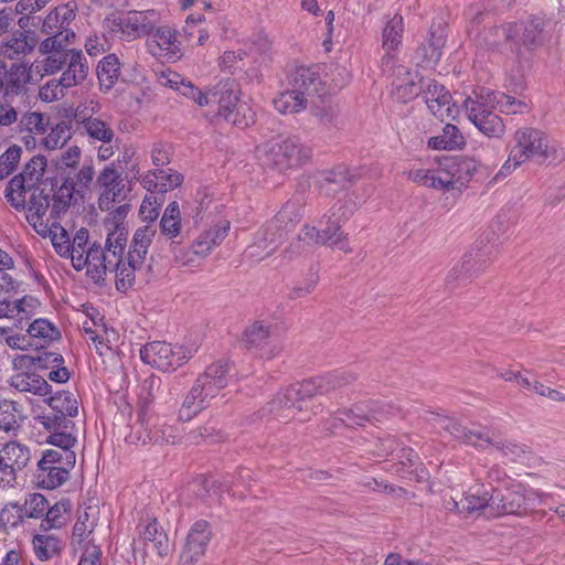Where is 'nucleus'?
<instances>
[{"label":"nucleus","mask_w":565,"mask_h":565,"mask_svg":"<svg viewBox=\"0 0 565 565\" xmlns=\"http://www.w3.org/2000/svg\"><path fill=\"white\" fill-rule=\"evenodd\" d=\"M319 281L318 269L310 267L309 273L303 281L297 282L289 291L288 297L291 300L303 298L311 294Z\"/></svg>","instance_id":"obj_61"},{"label":"nucleus","mask_w":565,"mask_h":565,"mask_svg":"<svg viewBox=\"0 0 565 565\" xmlns=\"http://www.w3.org/2000/svg\"><path fill=\"white\" fill-rule=\"evenodd\" d=\"M398 412L399 409L391 404L373 401L370 404L361 403L353 408L339 411L337 419L348 427L364 426L369 422H382Z\"/></svg>","instance_id":"obj_14"},{"label":"nucleus","mask_w":565,"mask_h":565,"mask_svg":"<svg viewBox=\"0 0 565 565\" xmlns=\"http://www.w3.org/2000/svg\"><path fill=\"white\" fill-rule=\"evenodd\" d=\"M143 263H132L127 257V263H122L120 268L116 269V289L121 292H126L130 289L136 279V270H138Z\"/></svg>","instance_id":"obj_53"},{"label":"nucleus","mask_w":565,"mask_h":565,"mask_svg":"<svg viewBox=\"0 0 565 565\" xmlns=\"http://www.w3.org/2000/svg\"><path fill=\"white\" fill-rule=\"evenodd\" d=\"M289 85L299 90L309 102L316 98L327 97L330 92L322 77V68L319 65L298 66L288 77Z\"/></svg>","instance_id":"obj_15"},{"label":"nucleus","mask_w":565,"mask_h":565,"mask_svg":"<svg viewBox=\"0 0 565 565\" xmlns=\"http://www.w3.org/2000/svg\"><path fill=\"white\" fill-rule=\"evenodd\" d=\"M21 148L13 145L0 156V181L4 180L15 170L21 158Z\"/></svg>","instance_id":"obj_62"},{"label":"nucleus","mask_w":565,"mask_h":565,"mask_svg":"<svg viewBox=\"0 0 565 565\" xmlns=\"http://www.w3.org/2000/svg\"><path fill=\"white\" fill-rule=\"evenodd\" d=\"M230 369L231 365L227 361H217L209 365L194 382L193 386L198 387V392L209 404L227 385Z\"/></svg>","instance_id":"obj_18"},{"label":"nucleus","mask_w":565,"mask_h":565,"mask_svg":"<svg viewBox=\"0 0 565 565\" xmlns=\"http://www.w3.org/2000/svg\"><path fill=\"white\" fill-rule=\"evenodd\" d=\"M271 326L265 321H255L244 332V341L248 349L262 350L271 342Z\"/></svg>","instance_id":"obj_42"},{"label":"nucleus","mask_w":565,"mask_h":565,"mask_svg":"<svg viewBox=\"0 0 565 565\" xmlns=\"http://www.w3.org/2000/svg\"><path fill=\"white\" fill-rule=\"evenodd\" d=\"M30 449L17 441L7 443L0 450V487L13 486L17 473L30 461Z\"/></svg>","instance_id":"obj_16"},{"label":"nucleus","mask_w":565,"mask_h":565,"mask_svg":"<svg viewBox=\"0 0 565 565\" xmlns=\"http://www.w3.org/2000/svg\"><path fill=\"white\" fill-rule=\"evenodd\" d=\"M75 121L78 125V129L87 136L90 143H111L115 138V131L107 121L92 115H86L78 108L75 113Z\"/></svg>","instance_id":"obj_20"},{"label":"nucleus","mask_w":565,"mask_h":565,"mask_svg":"<svg viewBox=\"0 0 565 565\" xmlns=\"http://www.w3.org/2000/svg\"><path fill=\"white\" fill-rule=\"evenodd\" d=\"M46 56L39 62V72L43 75H53L66 64L70 52L44 53Z\"/></svg>","instance_id":"obj_58"},{"label":"nucleus","mask_w":565,"mask_h":565,"mask_svg":"<svg viewBox=\"0 0 565 565\" xmlns=\"http://www.w3.org/2000/svg\"><path fill=\"white\" fill-rule=\"evenodd\" d=\"M241 89L234 78L221 79L209 89V99L218 104V116L241 129L254 124V111L239 99Z\"/></svg>","instance_id":"obj_4"},{"label":"nucleus","mask_w":565,"mask_h":565,"mask_svg":"<svg viewBox=\"0 0 565 565\" xmlns=\"http://www.w3.org/2000/svg\"><path fill=\"white\" fill-rule=\"evenodd\" d=\"M76 455L74 451L62 449H47L43 451L42 458L39 460L42 465H53L71 470L75 466Z\"/></svg>","instance_id":"obj_52"},{"label":"nucleus","mask_w":565,"mask_h":565,"mask_svg":"<svg viewBox=\"0 0 565 565\" xmlns=\"http://www.w3.org/2000/svg\"><path fill=\"white\" fill-rule=\"evenodd\" d=\"M147 45L152 55L162 51H171L177 41V31L169 25L156 24L153 32L149 35Z\"/></svg>","instance_id":"obj_40"},{"label":"nucleus","mask_w":565,"mask_h":565,"mask_svg":"<svg viewBox=\"0 0 565 565\" xmlns=\"http://www.w3.org/2000/svg\"><path fill=\"white\" fill-rule=\"evenodd\" d=\"M9 384L19 392L46 396L52 393L51 385L39 374L19 372L10 377Z\"/></svg>","instance_id":"obj_30"},{"label":"nucleus","mask_w":565,"mask_h":565,"mask_svg":"<svg viewBox=\"0 0 565 565\" xmlns=\"http://www.w3.org/2000/svg\"><path fill=\"white\" fill-rule=\"evenodd\" d=\"M26 332L34 342L35 349L45 348L61 335L57 328L46 319H35L29 324Z\"/></svg>","instance_id":"obj_35"},{"label":"nucleus","mask_w":565,"mask_h":565,"mask_svg":"<svg viewBox=\"0 0 565 565\" xmlns=\"http://www.w3.org/2000/svg\"><path fill=\"white\" fill-rule=\"evenodd\" d=\"M71 139V126L65 121L56 124L49 135L42 138V145L49 150L62 148Z\"/></svg>","instance_id":"obj_54"},{"label":"nucleus","mask_w":565,"mask_h":565,"mask_svg":"<svg viewBox=\"0 0 565 565\" xmlns=\"http://www.w3.org/2000/svg\"><path fill=\"white\" fill-rule=\"evenodd\" d=\"M32 545L35 556L40 561H49L58 556L63 550V542L52 534H36L33 536Z\"/></svg>","instance_id":"obj_39"},{"label":"nucleus","mask_w":565,"mask_h":565,"mask_svg":"<svg viewBox=\"0 0 565 565\" xmlns=\"http://www.w3.org/2000/svg\"><path fill=\"white\" fill-rule=\"evenodd\" d=\"M356 375L348 370H337L327 375L312 377L288 386L279 392L268 404V412L281 419L295 416L296 409L302 411L303 404L315 395L328 394L353 383Z\"/></svg>","instance_id":"obj_1"},{"label":"nucleus","mask_w":565,"mask_h":565,"mask_svg":"<svg viewBox=\"0 0 565 565\" xmlns=\"http://www.w3.org/2000/svg\"><path fill=\"white\" fill-rule=\"evenodd\" d=\"M193 355V350L183 345H172L164 341H153L140 349V359L162 372L174 371Z\"/></svg>","instance_id":"obj_9"},{"label":"nucleus","mask_w":565,"mask_h":565,"mask_svg":"<svg viewBox=\"0 0 565 565\" xmlns=\"http://www.w3.org/2000/svg\"><path fill=\"white\" fill-rule=\"evenodd\" d=\"M212 532L205 520L196 521L190 529L179 557L180 565H194L205 554Z\"/></svg>","instance_id":"obj_17"},{"label":"nucleus","mask_w":565,"mask_h":565,"mask_svg":"<svg viewBox=\"0 0 565 565\" xmlns=\"http://www.w3.org/2000/svg\"><path fill=\"white\" fill-rule=\"evenodd\" d=\"M446 167L451 169L454 190L466 186L477 170L476 161L470 158L446 159Z\"/></svg>","instance_id":"obj_37"},{"label":"nucleus","mask_w":565,"mask_h":565,"mask_svg":"<svg viewBox=\"0 0 565 565\" xmlns=\"http://www.w3.org/2000/svg\"><path fill=\"white\" fill-rule=\"evenodd\" d=\"M360 202H337L320 221L322 225L326 220V227L318 230L315 226L305 225V238L309 243L329 245L332 248L350 252L347 235L341 231L342 222L347 221L354 212Z\"/></svg>","instance_id":"obj_5"},{"label":"nucleus","mask_w":565,"mask_h":565,"mask_svg":"<svg viewBox=\"0 0 565 565\" xmlns=\"http://www.w3.org/2000/svg\"><path fill=\"white\" fill-rule=\"evenodd\" d=\"M424 99L430 113L440 120L451 116V95L443 85L430 81L424 92Z\"/></svg>","instance_id":"obj_24"},{"label":"nucleus","mask_w":565,"mask_h":565,"mask_svg":"<svg viewBox=\"0 0 565 565\" xmlns=\"http://www.w3.org/2000/svg\"><path fill=\"white\" fill-rule=\"evenodd\" d=\"M481 488H483V484H480L476 492H473L471 488L470 491L463 495L461 511H466V514L481 512L490 516L491 493L488 490L481 492Z\"/></svg>","instance_id":"obj_43"},{"label":"nucleus","mask_w":565,"mask_h":565,"mask_svg":"<svg viewBox=\"0 0 565 565\" xmlns=\"http://www.w3.org/2000/svg\"><path fill=\"white\" fill-rule=\"evenodd\" d=\"M160 22V13L156 10H131L125 15L109 14L104 20V29L110 34H120L126 41L149 36L156 24Z\"/></svg>","instance_id":"obj_8"},{"label":"nucleus","mask_w":565,"mask_h":565,"mask_svg":"<svg viewBox=\"0 0 565 565\" xmlns=\"http://www.w3.org/2000/svg\"><path fill=\"white\" fill-rule=\"evenodd\" d=\"M469 120L486 136L500 138L504 134V124L500 116L494 114L483 90L476 97H467L463 102Z\"/></svg>","instance_id":"obj_12"},{"label":"nucleus","mask_w":565,"mask_h":565,"mask_svg":"<svg viewBox=\"0 0 565 565\" xmlns=\"http://www.w3.org/2000/svg\"><path fill=\"white\" fill-rule=\"evenodd\" d=\"M207 405L209 403L204 399V396L198 392V387L192 386L183 399L179 411V417L182 420H190L193 416L207 407Z\"/></svg>","instance_id":"obj_50"},{"label":"nucleus","mask_w":565,"mask_h":565,"mask_svg":"<svg viewBox=\"0 0 565 565\" xmlns=\"http://www.w3.org/2000/svg\"><path fill=\"white\" fill-rule=\"evenodd\" d=\"M45 168L46 158L42 154L34 156L24 166L22 172L9 181L4 196L13 209L18 211L25 210L26 188L40 180Z\"/></svg>","instance_id":"obj_11"},{"label":"nucleus","mask_w":565,"mask_h":565,"mask_svg":"<svg viewBox=\"0 0 565 565\" xmlns=\"http://www.w3.org/2000/svg\"><path fill=\"white\" fill-rule=\"evenodd\" d=\"M70 87L60 78H52L42 85L39 89V97L44 103H52L65 96V90Z\"/></svg>","instance_id":"obj_57"},{"label":"nucleus","mask_w":565,"mask_h":565,"mask_svg":"<svg viewBox=\"0 0 565 565\" xmlns=\"http://www.w3.org/2000/svg\"><path fill=\"white\" fill-rule=\"evenodd\" d=\"M20 419L21 412L15 402L7 399L0 402V430L14 434L20 427Z\"/></svg>","instance_id":"obj_49"},{"label":"nucleus","mask_w":565,"mask_h":565,"mask_svg":"<svg viewBox=\"0 0 565 565\" xmlns=\"http://www.w3.org/2000/svg\"><path fill=\"white\" fill-rule=\"evenodd\" d=\"M446 43V23L443 19L434 20L429 29L427 45L423 47L424 56L428 63H437Z\"/></svg>","instance_id":"obj_31"},{"label":"nucleus","mask_w":565,"mask_h":565,"mask_svg":"<svg viewBox=\"0 0 565 565\" xmlns=\"http://www.w3.org/2000/svg\"><path fill=\"white\" fill-rule=\"evenodd\" d=\"M489 445L495 447L511 461H523L529 455L527 447L522 444L513 441H498L491 437V443H484V447Z\"/></svg>","instance_id":"obj_55"},{"label":"nucleus","mask_w":565,"mask_h":565,"mask_svg":"<svg viewBox=\"0 0 565 565\" xmlns=\"http://www.w3.org/2000/svg\"><path fill=\"white\" fill-rule=\"evenodd\" d=\"M310 102L302 90L295 87L281 92L275 99L274 106L280 114H296L303 110Z\"/></svg>","instance_id":"obj_38"},{"label":"nucleus","mask_w":565,"mask_h":565,"mask_svg":"<svg viewBox=\"0 0 565 565\" xmlns=\"http://www.w3.org/2000/svg\"><path fill=\"white\" fill-rule=\"evenodd\" d=\"M54 230L51 231V241L55 252L64 258L72 255L71 241L67 231L61 226L58 221H53Z\"/></svg>","instance_id":"obj_56"},{"label":"nucleus","mask_w":565,"mask_h":565,"mask_svg":"<svg viewBox=\"0 0 565 565\" xmlns=\"http://www.w3.org/2000/svg\"><path fill=\"white\" fill-rule=\"evenodd\" d=\"M66 68L62 73L61 78L71 88L81 85L87 77L89 72L88 61L81 50L70 51L66 62Z\"/></svg>","instance_id":"obj_29"},{"label":"nucleus","mask_w":565,"mask_h":565,"mask_svg":"<svg viewBox=\"0 0 565 565\" xmlns=\"http://www.w3.org/2000/svg\"><path fill=\"white\" fill-rule=\"evenodd\" d=\"M70 477V470L38 462V469L34 475L38 487L53 490L62 486Z\"/></svg>","instance_id":"obj_32"},{"label":"nucleus","mask_w":565,"mask_h":565,"mask_svg":"<svg viewBox=\"0 0 565 565\" xmlns=\"http://www.w3.org/2000/svg\"><path fill=\"white\" fill-rule=\"evenodd\" d=\"M53 188L49 183V179H45L39 184L28 185L26 192H30L29 201H25V209L28 214H35V218L39 215H46L52 207Z\"/></svg>","instance_id":"obj_25"},{"label":"nucleus","mask_w":565,"mask_h":565,"mask_svg":"<svg viewBox=\"0 0 565 565\" xmlns=\"http://www.w3.org/2000/svg\"><path fill=\"white\" fill-rule=\"evenodd\" d=\"M96 186L99 188L98 206L102 211H110L115 203H121L131 191L114 163L106 166L96 178Z\"/></svg>","instance_id":"obj_13"},{"label":"nucleus","mask_w":565,"mask_h":565,"mask_svg":"<svg viewBox=\"0 0 565 565\" xmlns=\"http://www.w3.org/2000/svg\"><path fill=\"white\" fill-rule=\"evenodd\" d=\"M70 509L71 503L68 500L56 502L53 507L47 508L45 519L42 520L40 529L43 531H49L51 529L62 527L66 522L64 514Z\"/></svg>","instance_id":"obj_51"},{"label":"nucleus","mask_w":565,"mask_h":565,"mask_svg":"<svg viewBox=\"0 0 565 565\" xmlns=\"http://www.w3.org/2000/svg\"><path fill=\"white\" fill-rule=\"evenodd\" d=\"M404 32V20L399 14H395L388 20L382 32V47L383 50L397 51L402 44Z\"/></svg>","instance_id":"obj_46"},{"label":"nucleus","mask_w":565,"mask_h":565,"mask_svg":"<svg viewBox=\"0 0 565 565\" xmlns=\"http://www.w3.org/2000/svg\"><path fill=\"white\" fill-rule=\"evenodd\" d=\"M491 255L492 246L489 247L488 245H482V247H480L479 245H476L463 256L461 264L455 266L448 273L446 282L450 284L478 275L486 268Z\"/></svg>","instance_id":"obj_19"},{"label":"nucleus","mask_w":565,"mask_h":565,"mask_svg":"<svg viewBox=\"0 0 565 565\" xmlns=\"http://www.w3.org/2000/svg\"><path fill=\"white\" fill-rule=\"evenodd\" d=\"M154 235L156 230L149 225L139 227L135 232L128 250V257L130 258V262L143 263Z\"/></svg>","instance_id":"obj_36"},{"label":"nucleus","mask_w":565,"mask_h":565,"mask_svg":"<svg viewBox=\"0 0 565 565\" xmlns=\"http://www.w3.org/2000/svg\"><path fill=\"white\" fill-rule=\"evenodd\" d=\"M49 508V502L41 493L30 494L24 502V514L28 518L38 519L43 516Z\"/></svg>","instance_id":"obj_64"},{"label":"nucleus","mask_w":565,"mask_h":565,"mask_svg":"<svg viewBox=\"0 0 565 565\" xmlns=\"http://www.w3.org/2000/svg\"><path fill=\"white\" fill-rule=\"evenodd\" d=\"M487 97L488 104L492 108L499 109L504 114H523L527 109V105L513 96L507 95L502 92L489 90L481 88Z\"/></svg>","instance_id":"obj_34"},{"label":"nucleus","mask_w":565,"mask_h":565,"mask_svg":"<svg viewBox=\"0 0 565 565\" xmlns=\"http://www.w3.org/2000/svg\"><path fill=\"white\" fill-rule=\"evenodd\" d=\"M77 4L75 1L60 4L49 12L42 22V32L51 34L57 31L65 32V39L75 38V33L68 29L70 23L75 19Z\"/></svg>","instance_id":"obj_21"},{"label":"nucleus","mask_w":565,"mask_h":565,"mask_svg":"<svg viewBox=\"0 0 565 565\" xmlns=\"http://www.w3.org/2000/svg\"><path fill=\"white\" fill-rule=\"evenodd\" d=\"M49 406L58 415H63L67 418L74 417L78 413L77 401L74 395L66 391L55 393L46 399Z\"/></svg>","instance_id":"obj_47"},{"label":"nucleus","mask_w":565,"mask_h":565,"mask_svg":"<svg viewBox=\"0 0 565 565\" xmlns=\"http://www.w3.org/2000/svg\"><path fill=\"white\" fill-rule=\"evenodd\" d=\"M139 540L145 544L152 543L154 551L161 557L170 552L169 539L156 519L142 521L138 524Z\"/></svg>","instance_id":"obj_26"},{"label":"nucleus","mask_w":565,"mask_h":565,"mask_svg":"<svg viewBox=\"0 0 565 565\" xmlns=\"http://www.w3.org/2000/svg\"><path fill=\"white\" fill-rule=\"evenodd\" d=\"M435 420L436 426L445 429L456 439L467 445L483 449L484 443H491V435L489 431L468 429L454 418L446 416H437Z\"/></svg>","instance_id":"obj_22"},{"label":"nucleus","mask_w":565,"mask_h":565,"mask_svg":"<svg viewBox=\"0 0 565 565\" xmlns=\"http://www.w3.org/2000/svg\"><path fill=\"white\" fill-rule=\"evenodd\" d=\"M547 21L540 15H533L520 23H508L495 29V35L502 39L495 44L501 53H510L521 58L526 51H533L544 42Z\"/></svg>","instance_id":"obj_2"},{"label":"nucleus","mask_w":565,"mask_h":565,"mask_svg":"<svg viewBox=\"0 0 565 565\" xmlns=\"http://www.w3.org/2000/svg\"><path fill=\"white\" fill-rule=\"evenodd\" d=\"M466 141L459 129L451 124H447L443 134L431 137L428 141V146L433 149L455 150L460 149L465 146Z\"/></svg>","instance_id":"obj_44"},{"label":"nucleus","mask_w":565,"mask_h":565,"mask_svg":"<svg viewBox=\"0 0 565 565\" xmlns=\"http://www.w3.org/2000/svg\"><path fill=\"white\" fill-rule=\"evenodd\" d=\"M303 215V209L298 201L286 202L273 220L268 222V231L280 230L287 236Z\"/></svg>","instance_id":"obj_27"},{"label":"nucleus","mask_w":565,"mask_h":565,"mask_svg":"<svg viewBox=\"0 0 565 565\" xmlns=\"http://www.w3.org/2000/svg\"><path fill=\"white\" fill-rule=\"evenodd\" d=\"M514 141L515 145L511 148L509 158L500 170L501 174L511 173L527 160L543 162L550 157L548 138L539 129H518L514 134Z\"/></svg>","instance_id":"obj_7"},{"label":"nucleus","mask_w":565,"mask_h":565,"mask_svg":"<svg viewBox=\"0 0 565 565\" xmlns=\"http://www.w3.org/2000/svg\"><path fill=\"white\" fill-rule=\"evenodd\" d=\"M120 74V62L116 54L104 56L97 64L96 75L100 89L107 92L114 87Z\"/></svg>","instance_id":"obj_33"},{"label":"nucleus","mask_w":565,"mask_h":565,"mask_svg":"<svg viewBox=\"0 0 565 565\" xmlns=\"http://www.w3.org/2000/svg\"><path fill=\"white\" fill-rule=\"evenodd\" d=\"M490 516L523 515L543 501V495L534 490H526L521 483L493 487L490 490Z\"/></svg>","instance_id":"obj_6"},{"label":"nucleus","mask_w":565,"mask_h":565,"mask_svg":"<svg viewBox=\"0 0 565 565\" xmlns=\"http://www.w3.org/2000/svg\"><path fill=\"white\" fill-rule=\"evenodd\" d=\"M311 111L322 124H331L338 115V108L327 97L311 100Z\"/></svg>","instance_id":"obj_59"},{"label":"nucleus","mask_w":565,"mask_h":565,"mask_svg":"<svg viewBox=\"0 0 565 565\" xmlns=\"http://www.w3.org/2000/svg\"><path fill=\"white\" fill-rule=\"evenodd\" d=\"M47 122L42 113L32 111L24 114L19 122L20 131L43 135L46 131Z\"/></svg>","instance_id":"obj_60"},{"label":"nucleus","mask_w":565,"mask_h":565,"mask_svg":"<svg viewBox=\"0 0 565 565\" xmlns=\"http://www.w3.org/2000/svg\"><path fill=\"white\" fill-rule=\"evenodd\" d=\"M262 166L280 171L297 168L311 157V149L296 136H278L256 148Z\"/></svg>","instance_id":"obj_3"},{"label":"nucleus","mask_w":565,"mask_h":565,"mask_svg":"<svg viewBox=\"0 0 565 565\" xmlns=\"http://www.w3.org/2000/svg\"><path fill=\"white\" fill-rule=\"evenodd\" d=\"M49 183L53 188L50 216L55 222L58 221L61 215L68 210L72 201H76L75 196L77 193L73 178H64L61 185H57V181L55 179H49Z\"/></svg>","instance_id":"obj_23"},{"label":"nucleus","mask_w":565,"mask_h":565,"mask_svg":"<svg viewBox=\"0 0 565 565\" xmlns=\"http://www.w3.org/2000/svg\"><path fill=\"white\" fill-rule=\"evenodd\" d=\"M32 82V64L26 61L8 63L0 58V96L7 102L25 96Z\"/></svg>","instance_id":"obj_10"},{"label":"nucleus","mask_w":565,"mask_h":565,"mask_svg":"<svg viewBox=\"0 0 565 565\" xmlns=\"http://www.w3.org/2000/svg\"><path fill=\"white\" fill-rule=\"evenodd\" d=\"M85 259L88 260L87 276L96 284L104 281L107 265H105L103 247L96 243L92 244L86 250Z\"/></svg>","instance_id":"obj_45"},{"label":"nucleus","mask_w":565,"mask_h":565,"mask_svg":"<svg viewBox=\"0 0 565 565\" xmlns=\"http://www.w3.org/2000/svg\"><path fill=\"white\" fill-rule=\"evenodd\" d=\"M451 169L446 167V159L439 167L431 170L430 188L440 190H454V180Z\"/></svg>","instance_id":"obj_63"},{"label":"nucleus","mask_w":565,"mask_h":565,"mask_svg":"<svg viewBox=\"0 0 565 565\" xmlns=\"http://www.w3.org/2000/svg\"><path fill=\"white\" fill-rule=\"evenodd\" d=\"M35 47V40L24 32H15L0 45V53L12 62L22 61L21 57L30 54Z\"/></svg>","instance_id":"obj_28"},{"label":"nucleus","mask_w":565,"mask_h":565,"mask_svg":"<svg viewBox=\"0 0 565 565\" xmlns=\"http://www.w3.org/2000/svg\"><path fill=\"white\" fill-rule=\"evenodd\" d=\"M230 231V222L222 221L214 228L206 231L194 243V253L204 254L210 252L214 246L220 245L227 236Z\"/></svg>","instance_id":"obj_41"},{"label":"nucleus","mask_w":565,"mask_h":565,"mask_svg":"<svg viewBox=\"0 0 565 565\" xmlns=\"http://www.w3.org/2000/svg\"><path fill=\"white\" fill-rule=\"evenodd\" d=\"M286 238L280 230L268 231V223L256 235L255 244L252 248H259L265 252L264 256L271 255Z\"/></svg>","instance_id":"obj_48"}]
</instances>
